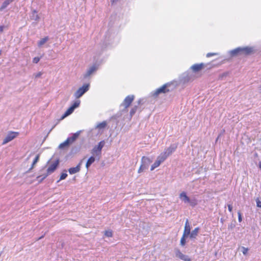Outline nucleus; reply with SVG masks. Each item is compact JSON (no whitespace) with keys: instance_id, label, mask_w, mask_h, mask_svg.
<instances>
[{"instance_id":"412c9836","label":"nucleus","mask_w":261,"mask_h":261,"mask_svg":"<svg viewBox=\"0 0 261 261\" xmlns=\"http://www.w3.org/2000/svg\"><path fill=\"white\" fill-rule=\"evenodd\" d=\"M161 164V163H160V162L159 161L156 160L155 161V162L152 165V166L151 167V168H150V170L152 171L155 168H156L158 167H159L160 165Z\"/></svg>"},{"instance_id":"39448f33","label":"nucleus","mask_w":261,"mask_h":261,"mask_svg":"<svg viewBox=\"0 0 261 261\" xmlns=\"http://www.w3.org/2000/svg\"><path fill=\"white\" fill-rule=\"evenodd\" d=\"M89 84H85L80 87L74 93V96L76 98L81 97L89 88Z\"/></svg>"},{"instance_id":"7ed1b4c3","label":"nucleus","mask_w":261,"mask_h":261,"mask_svg":"<svg viewBox=\"0 0 261 261\" xmlns=\"http://www.w3.org/2000/svg\"><path fill=\"white\" fill-rule=\"evenodd\" d=\"M176 147L170 146L165 151L161 153L159 156H158L157 160L160 162V163L163 162L167 157L172 154L176 149Z\"/></svg>"},{"instance_id":"dca6fc26","label":"nucleus","mask_w":261,"mask_h":261,"mask_svg":"<svg viewBox=\"0 0 261 261\" xmlns=\"http://www.w3.org/2000/svg\"><path fill=\"white\" fill-rule=\"evenodd\" d=\"M80 133V131L77 132L76 133L73 134L71 137L68 138L71 143H72L76 140V139L79 137Z\"/></svg>"},{"instance_id":"f257e3e1","label":"nucleus","mask_w":261,"mask_h":261,"mask_svg":"<svg viewBox=\"0 0 261 261\" xmlns=\"http://www.w3.org/2000/svg\"><path fill=\"white\" fill-rule=\"evenodd\" d=\"M59 164L58 160L51 163L47 169V172L42 175H39L37 177L39 183L41 182L45 178H46L49 175L53 173L57 168Z\"/></svg>"},{"instance_id":"a878e982","label":"nucleus","mask_w":261,"mask_h":261,"mask_svg":"<svg viewBox=\"0 0 261 261\" xmlns=\"http://www.w3.org/2000/svg\"><path fill=\"white\" fill-rule=\"evenodd\" d=\"M138 107L135 106H134L130 110V115L131 116H132L134 114L136 113Z\"/></svg>"},{"instance_id":"79ce46f5","label":"nucleus","mask_w":261,"mask_h":261,"mask_svg":"<svg viewBox=\"0 0 261 261\" xmlns=\"http://www.w3.org/2000/svg\"><path fill=\"white\" fill-rule=\"evenodd\" d=\"M33 13L36 14L37 13V11L36 10H34L33 11Z\"/></svg>"},{"instance_id":"c85d7f7f","label":"nucleus","mask_w":261,"mask_h":261,"mask_svg":"<svg viewBox=\"0 0 261 261\" xmlns=\"http://www.w3.org/2000/svg\"><path fill=\"white\" fill-rule=\"evenodd\" d=\"M217 55L218 54L216 53H209L206 54V57L207 58H210L211 57Z\"/></svg>"},{"instance_id":"1a4fd4ad","label":"nucleus","mask_w":261,"mask_h":261,"mask_svg":"<svg viewBox=\"0 0 261 261\" xmlns=\"http://www.w3.org/2000/svg\"><path fill=\"white\" fill-rule=\"evenodd\" d=\"M18 135L17 132H11L8 133L6 137L4 139L3 144H5L15 138Z\"/></svg>"},{"instance_id":"cd10ccee","label":"nucleus","mask_w":261,"mask_h":261,"mask_svg":"<svg viewBox=\"0 0 261 261\" xmlns=\"http://www.w3.org/2000/svg\"><path fill=\"white\" fill-rule=\"evenodd\" d=\"M67 173H62L60 176L59 180H61L65 179L67 177Z\"/></svg>"},{"instance_id":"9d476101","label":"nucleus","mask_w":261,"mask_h":261,"mask_svg":"<svg viewBox=\"0 0 261 261\" xmlns=\"http://www.w3.org/2000/svg\"><path fill=\"white\" fill-rule=\"evenodd\" d=\"M134 99V95H128L123 100V105L125 109L128 108Z\"/></svg>"},{"instance_id":"393cba45","label":"nucleus","mask_w":261,"mask_h":261,"mask_svg":"<svg viewBox=\"0 0 261 261\" xmlns=\"http://www.w3.org/2000/svg\"><path fill=\"white\" fill-rule=\"evenodd\" d=\"M188 236L182 234V237L181 238L180 243L182 246H184L186 244V238Z\"/></svg>"},{"instance_id":"a19ab883","label":"nucleus","mask_w":261,"mask_h":261,"mask_svg":"<svg viewBox=\"0 0 261 261\" xmlns=\"http://www.w3.org/2000/svg\"><path fill=\"white\" fill-rule=\"evenodd\" d=\"M258 166H259V168L261 169V162H260L258 164Z\"/></svg>"},{"instance_id":"ddd939ff","label":"nucleus","mask_w":261,"mask_h":261,"mask_svg":"<svg viewBox=\"0 0 261 261\" xmlns=\"http://www.w3.org/2000/svg\"><path fill=\"white\" fill-rule=\"evenodd\" d=\"M191 227L188 220H187L185 223V228L183 234L184 235L188 236L190 234Z\"/></svg>"},{"instance_id":"2f4dec72","label":"nucleus","mask_w":261,"mask_h":261,"mask_svg":"<svg viewBox=\"0 0 261 261\" xmlns=\"http://www.w3.org/2000/svg\"><path fill=\"white\" fill-rule=\"evenodd\" d=\"M238 220L240 222H241L242 221V215L240 211H239L238 212Z\"/></svg>"},{"instance_id":"9b49d317","label":"nucleus","mask_w":261,"mask_h":261,"mask_svg":"<svg viewBox=\"0 0 261 261\" xmlns=\"http://www.w3.org/2000/svg\"><path fill=\"white\" fill-rule=\"evenodd\" d=\"M175 255L182 260L191 261V258L188 256L184 254L179 249L175 250Z\"/></svg>"},{"instance_id":"aec40b11","label":"nucleus","mask_w":261,"mask_h":261,"mask_svg":"<svg viewBox=\"0 0 261 261\" xmlns=\"http://www.w3.org/2000/svg\"><path fill=\"white\" fill-rule=\"evenodd\" d=\"M95 158L94 156H91L87 161V163H86V167L87 168H88L89 167V166L94 162L95 161Z\"/></svg>"},{"instance_id":"473e14b6","label":"nucleus","mask_w":261,"mask_h":261,"mask_svg":"<svg viewBox=\"0 0 261 261\" xmlns=\"http://www.w3.org/2000/svg\"><path fill=\"white\" fill-rule=\"evenodd\" d=\"M145 167L143 165H141L138 169V173H141V172H142L145 169Z\"/></svg>"},{"instance_id":"5701e85b","label":"nucleus","mask_w":261,"mask_h":261,"mask_svg":"<svg viewBox=\"0 0 261 261\" xmlns=\"http://www.w3.org/2000/svg\"><path fill=\"white\" fill-rule=\"evenodd\" d=\"M39 158H40V154H37L36 155V156L34 159V161L33 162V163L32 164L31 167L30 169V170H31V169H32L34 168V167L35 165V164L38 162V161L39 160Z\"/></svg>"},{"instance_id":"f03ea898","label":"nucleus","mask_w":261,"mask_h":261,"mask_svg":"<svg viewBox=\"0 0 261 261\" xmlns=\"http://www.w3.org/2000/svg\"><path fill=\"white\" fill-rule=\"evenodd\" d=\"M253 52V49L252 47H238L233 50L231 51L232 56L243 55L247 56L251 55Z\"/></svg>"},{"instance_id":"ea45409f","label":"nucleus","mask_w":261,"mask_h":261,"mask_svg":"<svg viewBox=\"0 0 261 261\" xmlns=\"http://www.w3.org/2000/svg\"><path fill=\"white\" fill-rule=\"evenodd\" d=\"M118 0H111V3L112 4H114L115 3H116V2H117Z\"/></svg>"},{"instance_id":"7c9ffc66","label":"nucleus","mask_w":261,"mask_h":261,"mask_svg":"<svg viewBox=\"0 0 261 261\" xmlns=\"http://www.w3.org/2000/svg\"><path fill=\"white\" fill-rule=\"evenodd\" d=\"M145 161H147L149 163L151 162L150 160L148 158H147V157H145V156H143L142 158V161L143 162H145Z\"/></svg>"},{"instance_id":"a211bd4d","label":"nucleus","mask_w":261,"mask_h":261,"mask_svg":"<svg viewBox=\"0 0 261 261\" xmlns=\"http://www.w3.org/2000/svg\"><path fill=\"white\" fill-rule=\"evenodd\" d=\"M70 144H71V142L67 138L64 142L60 144L59 147L60 149H63L66 147H68Z\"/></svg>"},{"instance_id":"bb28decb","label":"nucleus","mask_w":261,"mask_h":261,"mask_svg":"<svg viewBox=\"0 0 261 261\" xmlns=\"http://www.w3.org/2000/svg\"><path fill=\"white\" fill-rule=\"evenodd\" d=\"M105 234L108 237H112L113 236L112 231L106 230L105 232Z\"/></svg>"},{"instance_id":"37998d69","label":"nucleus","mask_w":261,"mask_h":261,"mask_svg":"<svg viewBox=\"0 0 261 261\" xmlns=\"http://www.w3.org/2000/svg\"><path fill=\"white\" fill-rule=\"evenodd\" d=\"M259 90H260V93H261V85H260V87H259Z\"/></svg>"},{"instance_id":"f8f14e48","label":"nucleus","mask_w":261,"mask_h":261,"mask_svg":"<svg viewBox=\"0 0 261 261\" xmlns=\"http://www.w3.org/2000/svg\"><path fill=\"white\" fill-rule=\"evenodd\" d=\"M97 66L96 65H92L87 70L86 73L84 75V77H87L90 76L92 74L95 72L97 70Z\"/></svg>"},{"instance_id":"4468645a","label":"nucleus","mask_w":261,"mask_h":261,"mask_svg":"<svg viewBox=\"0 0 261 261\" xmlns=\"http://www.w3.org/2000/svg\"><path fill=\"white\" fill-rule=\"evenodd\" d=\"M204 65L203 63L195 64H194L191 67V69L194 72H198V71L201 70L204 67Z\"/></svg>"},{"instance_id":"72a5a7b5","label":"nucleus","mask_w":261,"mask_h":261,"mask_svg":"<svg viewBox=\"0 0 261 261\" xmlns=\"http://www.w3.org/2000/svg\"><path fill=\"white\" fill-rule=\"evenodd\" d=\"M40 59L39 57H35L33 60V62L34 63H37L40 61Z\"/></svg>"},{"instance_id":"6ab92c4d","label":"nucleus","mask_w":261,"mask_h":261,"mask_svg":"<svg viewBox=\"0 0 261 261\" xmlns=\"http://www.w3.org/2000/svg\"><path fill=\"white\" fill-rule=\"evenodd\" d=\"M13 2V0H6L2 4L0 8V10L2 11L5 9L11 3Z\"/></svg>"},{"instance_id":"f704fd0d","label":"nucleus","mask_w":261,"mask_h":261,"mask_svg":"<svg viewBox=\"0 0 261 261\" xmlns=\"http://www.w3.org/2000/svg\"><path fill=\"white\" fill-rule=\"evenodd\" d=\"M228 209L229 212L231 213L232 211V206L230 204L228 205Z\"/></svg>"},{"instance_id":"4be33fe9","label":"nucleus","mask_w":261,"mask_h":261,"mask_svg":"<svg viewBox=\"0 0 261 261\" xmlns=\"http://www.w3.org/2000/svg\"><path fill=\"white\" fill-rule=\"evenodd\" d=\"M48 37L47 36V37H45L44 38H42V39H41L38 43V45L40 47L43 44H44L47 41H48Z\"/></svg>"},{"instance_id":"f3484780","label":"nucleus","mask_w":261,"mask_h":261,"mask_svg":"<svg viewBox=\"0 0 261 261\" xmlns=\"http://www.w3.org/2000/svg\"><path fill=\"white\" fill-rule=\"evenodd\" d=\"M199 228L196 227L195 228L190 234V238L191 239H195L198 235L199 232Z\"/></svg>"},{"instance_id":"6e6552de","label":"nucleus","mask_w":261,"mask_h":261,"mask_svg":"<svg viewBox=\"0 0 261 261\" xmlns=\"http://www.w3.org/2000/svg\"><path fill=\"white\" fill-rule=\"evenodd\" d=\"M168 86H169V84H166L157 89L154 92L153 96H157L160 93H166L169 92V90L167 88Z\"/></svg>"},{"instance_id":"c03bdc74","label":"nucleus","mask_w":261,"mask_h":261,"mask_svg":"<svg viewBox=\"0 0 261 261\" xmlns=\"http://www.w3.org/2000/svg\"><path fill=\"white\" fill-rule=\"evenodd\" d=\"M2 51L0 50V55H1Z\"/></svg>"},{"instance_id":"20e7f679","label":"nucleus","mask_w":261,"mask_h":261,"mask_svg":"<svg viewBox=\"0 0 261 261\" xmlns=\"http://www.w3.org/2000/svg\"><path fill=\"white\" fill-rule=\"evenodd\" d=\"M80 102L81 101L80 100H76L75 101L73 105L70 107L65 112V113L62 116L61 119H64L65 117L72 114L74 109L80 106Z\"/></svg>"},{"instance_id":"c756f323","label":"nucleus","mask_w":261,"mask_h":261,"mask_svg":"<svg viewBox=\"0 0 261 261\" xmlns=\"http://www.w3.org/2000/svg\"><path fill=\"white\" fill-rule=\"evenodd\" d=\"M248 251V249L247 248H245L244 247H242V252L244 255H246L247 254Z\"/></svg>"},{"instance_id":"4c0bfd02","label":"nucleus","mask_w":261,"mask_h":261,"mask_svg":"<svg viewBox=\"0 0 261 261\" xmlns=\"http://www.w3.org/2000/svg\"><path fill=\"white\" fill-rule=\"evenodd\" d=\"M4 27V26H0V32L2 33L3 32Z\"/></svg>"},{"instance_id":"0eeeda50","label":"nucleus","mask_w":261,"mask_h":261,"mask_svg":"<svg viewBox=\"0 0 261 261\" xmlns=\"http://www.w3.org/2000/svg\"><path fill=\"white\" fill-rule=\"evenodd\" d=\"M179 197L182 199L183 201L185 202L189 203L192 206H195L197 204L196 201L195 200L191 201L189 197L187 195L186 193L185 192H182L180 193Z\"/></svg>"},{"instance_id":"e433bc0d","label":"nucleus","mask_w":261,"mask_h":261,"mask_svg":"<svg viewBox=\"0 0 261 261\" xmlns=\"http://www.w3.org/2000/svg\"><path fill=\"white\" fill-rule=\"evenodd\" d=\"M42 75V73L39 72L35 75V77H39Z\"/></svg>"},{"instance_id":"2eb2a0df","label":"nucleus","mask_w":261,"mask_h":261,"mask_svg":"<svg viewBox=\"0 0 261 261\" xmlns=\"http://www.w3.org/2000/svg\"><path fill=\"white\" fill-rule=\"evenodd\" d=\"M81 163H80L76 167L69 168L68 170L69 173L73 174L79 172L81 169Z\"/></svg>"},{"instance_id":"423d86ee","label":"nucleus","mask_w":261,"mask_h":261,"mask_svg":"<svg viewBox=\"0 0 261 261\" xmlns=\"http://www.w3.org/2000/svg\"><path fill=\"white\" fill-rule=\"evenodd\" d=\"M105 145V141H100L98 145L95 146L92 149L91 153L93 155H100L101 154V149Z\"/></svg>"},{"instance_id":"c9c22d12","label":"nucleus","mask_w":261,"mask_h":261,"mask_svg":"<svg viewBox=\"0 0 261 261\" xmlns=\"http://www.w3.org/2000/svg\"><path fill=\"white\" fill-rule=\"evenodd\" d=\"M256 204H257V206H258L259 207H261V201H260L259 200H257L256 201Z\"/></svg>"},{"instance_id":"58836bf2","label":"nucleus","mask_w":261,"mask_h":261,"mask_svg":"<svg viewBox=\"0 0 261 261\" xmlns=\"http://www.w3.org/2000/svg\"><path fill=\"white\" fill-rule=\"evenodd\" d=\"M39 16H38L37 14H36V16H35V19L36 20H39Z\"/></svg>"},{"instance_id":"b1692460","label":"nucleus","mask_w":261,"mask_h":261,"mask_svg":"<svg viewBox=\"0 0 261 261\" xmlns=\"http://www.w3.org/2000/svg\"><path fill=\"white\" fill-rule=\"evenodd\" d=\"M107 125V122L106 121H103L101 123L98 124L96 126V128L98 129H102L104 128Z\"/></svg>"}]
</instances>
